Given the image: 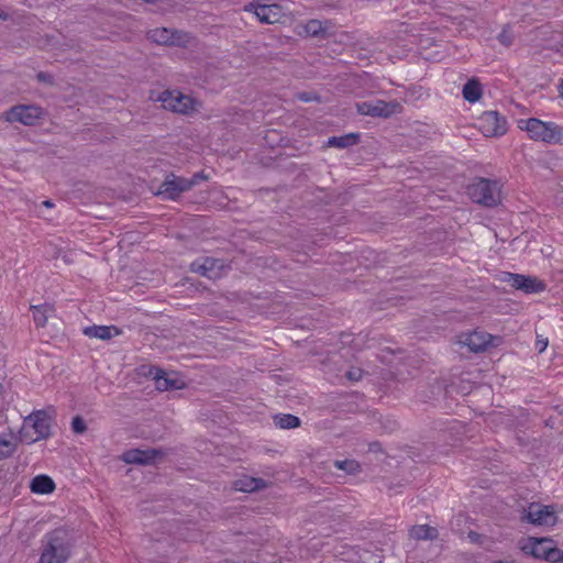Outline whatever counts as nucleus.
<instances>
[{
    "instance_id": "10",
    "label": "nucleus",
    "mask_w": 563,
    "mask_h": 563,
    "mask_svg": "<svg viewBox=\"0 0 563 563\" xmlns=\"http://www.w3.org/2000/svg\"><path fill=\"white\" fill-rule=\"evenodd\" d=\"M553 541L550 538H533L529 537L520 541V549L536 559H543L548 561L549 553L553 550Z\"/></svg>"
},
{
    "instance_id": "36",
    "label": "nucleus",
    "mask_w": 563,
    "mask_h": 563,
    "mask_svg": "<svg viewBox=\"0 0 563 563\" xmlns=\"http://www.w3.org/2000/svg\"><path fill=\"white\" fill-rule=\"evenodd\" d=\"M560 96L563 98V80L561 81L559 86Z\"/></svg>"
},
{
    "instance_id": "38",
    "label": "nucleus",
    "mask_w": 563,
    "mask_h": 563,
    "mask_svg": "<svg viewBox=\"0 0 563 563\" xmlns=\"http://www.w3.org/2000/svg\"><path fill=\"white\" fill-rule=\"evenodd\" d=\"M37 77H38L40 80H44L45 79V75L43 73H40L37 75Z\"/></svg>"
},
{
    "instance_id": "29",
    "label": "nucleus",
    "mask_w": 563,
    "mask_h": 563,
    "mask_svg": "<svg viewBox=\"0 0 563 563\" xmlns=\"http://www.w3.org/2000/svg\"><path fill=\"white\" fill-rule=\"evenodd\" d=\"M335 466L349 473H355L360 468V464L354 460L335 461Z\"/></svg>"
},
{
    "instance_id": "13",
    "label": "nucleus",
    "mask_w": 563,
    "mask_h": 563,
    "mask_svg": "<svg viewBox=\"0 0 563 563\" xmlns=\"http://www.w3.org/2000/svg\"><path fill=\"white\" fill-rule=\"evenodd\" d=\"M225 266L221 260L206 257L201 263L194 262L191 264V271L199 273L200 275L209 279H218L223 275Z\"/></svg>"
},
{
    "instance_id": "19",
    "label": "nucleus",
    "mask_w": 563,
    "mask_h": 563,
    "mask_svg": "<svg viewBox=\"0 0 563 563\" xmlns=\"http://www.w3.org/2000/svg\"><path fill=\"white\" fill-rule=\"evenodd\" d=\"M84 333L89 338L109 340L111 338L120 335L122 332L115 325H92L87 327L84 330Z\"/></svg>"
},
{
    "instance_id": "12",
    "label": "nucleus",
    "mask_w": 563,
    "mask_h": 563,
    "mask_svg": "<svg viewBox=\"0 0 563 563\" xmlns=\"http://www.w3.org/2000/svg\"><path fill=\"white\" fill-rule=\"evenodd\" d=\"M357 111L364 115L387 118L395 113L397 103H388L383 100L364 101L356 104Z\"/></svg>"
},
{
    "instance_id": "18",
    "label": "nucleus",
    "mask_w": 563,
    "mask_h": 563,
    "mask_svg": "<svg viewBox=\"0 0 563 563\" xmlns=\"http://www.w3.org/2000/svg\"><path fill=\"white\" fill-rule=\"evenodd\" d=\"M32 311L33 321L36 328H44L47 324L49 317L55 313V307L53 303L44 302L41 305H32L30 307Z\"/></svg>"
},
{
    "instance_id": "7",
    "label": "nucleus",
    "mask_w": 563,
    "mask_h": 563,
    "mask_svg": "<svg viewBox=\"0 0 563 563\" xmlns=\"http://www.w3.org/2000/svg\"><path fill=\"white\" fill-rule=\"evenodd\" d=\"M478 129L487 137H498L507 132V120L497 111H486L478 119Z\"/></svg>"
},
{
    "instance_id": "25",
    "label": "nucleus",
    "mask_w": 563,
    "mask_h": 563,
    "mask_svg": "<svg viewBox=\"0 0 563 563\" xmlns=\"http://www.w3.org/2000/svg\"><path fill=\"white\" fill-rule=\"evenodd\" d=\"M262 486H263V481L261 478L249 477V476H244L240 479H236L233 484V487L235 490L245 492V493H251V492L257 490Z\"/></svg>"
},
{
    "instance_id": "28",
    "label": "nucleus",
    "mask_w": 563,
    "mask_h": 563,
    "mask_svg": "<svg viewBox=\"0 0 563 563\" xmlns=\"http://www.w3.org/2000/svg\"><path fill=\"white\" fill-rule=\"evenodd\" d=\"M325 31L324 24L319 20H309L303 25V32L305 34L309 36H318L319 34L323 33Z\"/></svg>"
},
{
    "instance_id": "2",
    "label": "nucleus",
    "mask_w": 563,
    "mask_h": 563,
    "mask_svg": "<svg viewBox=\"0 0 563 563\" xmlns=\"http://www.w3.org/2000/svg\"><path fill=\"white\" fill-rule=\"evenodd\" d=\"M40 563H66L71 554V544L64 530L57 529L45 536Z\"/></svg>"
},
{
    "instance_id": "40",
    "label": "nucleus",
    "mask_w": 563,
    "mask_h": 563,
    "mask_svg": "<svg viewBox=\"0 0 563 563\" xmlns=\"http://www.w3.org/2000/svg\"><path fill=\"white\" fill-rule=\"evenodd\" d=\"M145 2H153L154 0H144Z\"/></svg>"
},
{
    "instance_id": "17",
    "label": "nucleus",
    "mask_w": 563,
    "mask_h": 563,
    "mask_svg": "<svg viewBox=\"0 0 563 563\" xmlns=\"http://www.w3.org/2000/svg\"><path fill=\"white\" fill-rule=\"evenodd\" d=\"M254 13L262 23L274 24L283 16V9L278 4H258Z\"/></svg>"
},
{
    "instance_id": "16",
    "label": "nucleus",
    "mask_w": 563,
    "mask_h": 563,
    "mask_svg": "<svg viewBox=\"0 0 563 563\" xmlns=\"http://www.w3.org/2000/svg\"><path fill=\"white\" fill-rule=\"evenodd\" d=\"M158 454L156 450L132 449L123 453L122 460L128 464H151L156 461Z\"/></svg>"
},
{
    "instance_id": "41",
    "label": "nucleus",
    "mask_w": 563,
    "mask_h": 563,
    "mask_svg": "<svg viewBox=\"0 0 563 563\" xmlns=\"http://www.w3.org/2000/svg\"><path fill=\"white\" fill-rule=\"evenodd\" d=\"M2 393V385L0 384V394Z\"/></svg>"
},
{
    "instance_id": "22",
    "label": "nucleus",
    "mask_w": 563,
    "mask_h": 563,
    "mask_svg": "<svg viewBox=\"0 0 563 563\" xmlns=\"http://www.w3.org/2000/svg\"><path fill=\"white\" fill-rule=\"evenodd\" d=\"M18 448V439L12 432L0 433V461L10 457Z\"/></svg>"
},
{
    "instance_id": "1",
    "label": "nucleus",
    "mask_w": 563,
    "mask_h": 563,
    "mask_svg": "<svg viewBox=\"0 0 563 563\" xmlns=\"http://www.w3.org/2000/svg\"><path fill=\"white\" fill-rule=\"evenodd\" d=\"M518 128L528 133V136L536 142L547 144L563 143V126L555 122H545L537 118L520 120Z\"/></svg>"
},
{
    "instance_id": "26",
    "label": "nucleus",
    "mask_w": 563,
    "mask_h": 563,
    "mask_svg": "<svg viewBox=\"0 0 563 563\" xmlns=\"http://www.w3.org/2000/svg\"><path fill=\"white\" fill-rule=\"evenodd\" d=\"M358 141V134L350 133L342 136H332L328 140V145L339 148H344L350 145L356 144Z\"/></svg>"
},
{
    "instance_id": "24",
    "label": "nucleus",
    "mask_w": 563,
    "mask_h": 563,
    "mask_svg": "<svg viewBox=\"0 0 563 563\" xmlns=\"http://www.w3.org/2000/svg\"><path fill=\"white\" fill-rule=\"evenodd\" d=\"M409 536L416 540H432L437 538L438 531L428 525H417L411 527Z\"/></svg>"
},
{
    "instance_id": "30",
    "label": "nucleus",
    "mask_w": 563,
    "mask_h": 563,
    "mask_svg": "<svg viewBox=\"0 0 563 563\" xmlns=\"http://www.w3.org/2000/svg\"><path fill=\"white\" fill-rule=\"evenodd\" d=\"M548 562L563 563V550L554 547L553 550L549 553Z\"/></svg>"
},
{
    "instance_id": "8",
    "label": "nucleus",
    "mask_w": 563,
    "mask_h": 563,
    "mask_svg": "<svg viewBox=\"0 0 563 563\" xmlns=\"http://www.w3.org/2000/svg\"><path fill=\"white\" fill-rule=\"evenodd\" d=\"M504 282L508 283L511 287L522 290L526 294H539L545 290L547 285L543 280L533 277L515 273H506Z\"/></svg>"
},
{
    "instance_id": "9",
    "label": "nucleus",
    "mask_w": 563,
    "mask_h": 563,
    "mask_svg": "<svg viewBox=\"0 0 563 563\" xmlns=\"http://www.w3.org/2000/svg\"><path fill=\"white\" fill-rule=\"evenodd\" d=\"M147 37L159 45L185 46L189 42L187 33L177 32L167 27H157L147 32Z\"/></svg>"
},
{
    "instance_id": "31",
    "label": "nucleus",
    "mask_w": 563,
    "mask_h": 563,
    "mask_svg": "<svg viewBox=\"0 0 563 563\" xmlns=\"http://www.w3.org/2000/svg\"><path fill=\"white\" fill-rule=\"evenodd\" d=\"M71 428L75 433H82L86 430V423L79 416H76L71 421Z\"/></svg>"
},
{
    "instance_id": "14",
    "label": "nucleus",
    "mask_w": 563,
    "mask_h": 563,
    "mask_svg": "<svg viewBox=\"0 0 563 563\" xmlns=\"http://www.w3.org/2000/svg\"><path fill=\"white\" fill-rule=\"evenodd\" d=\"M200 177L199 175H196L195 178ZM196 183V179L194 180H187L180 177L173 176L172 179H166L158 190L159 195H164L169 199H176L183 191L188 190L194 184Z\"/></svg>"
},
{
    "instance_id": "35",
    "label": "nucleus",
    "mask_w": 563,
    "mask_h": 563,
    "mask_svg": "<svg viewBox=\"0 0 563 563\" xmlns=\"http://www.w3.org/2000/svg\"><path fill=\"white\" fill-rule=\"evenodd\" d=\"M43 205H44L45 207H47V208L53 207V202H52L51 200H45V201H43Z\"/></svg>"
},
{
    "instance_id": "11",
    "label": "nucleus",
    "mask_w": 563,
    "mask_h": 563,
    "mask_svg": "<svg viewBox=\"0 0 563 563\" xmlns=\"http://www.w3.org/2000/svg\"><path fill=\"white\" fill-rule=\"evenodd\" d=\"M42 115V109L35 106H15L3 114L8 122H20L25 125H32Z\"/></svg>"
},
{
    "instance_id": "3",
    "label": "nucleus",
    "mask_w": 563,
    "mask_h": 563,
    "mask_svg": "<svg viewBox=\"0 0 563 563\" xmlns=\"http://www.w3.org/2000/svg\"><path fill=\"white\" fill-rule=\"evenodd\" d=\"M471 199L486 207H494L500 202V188L496 181L479 178L467 187Z\"/></svg>"
},
{
    "instance_id": "32",
    "label": "nucleus",
    "mask_w": 563,
    "mask_h": 563,
    "mask_svg": "<svg viewBox=\"0 0 563 563\" xmlns=\"http://www.w3.org/2000/svg\"><path fill=\"white\" fill-rule=\"evenodd\" d=\"M498 40L500 41V43H503L505 45H509L511 43V36L507 29H504L500 32V34L498 35Z\"/></svg>"
},
{
    "instance_id": "15",
    "label": "nucleus",
    "mask_w": 563,
    "mask_h": 563,
    "mask_svg": "<svg viewBox=\"0 0 563 563\" xmlns=\"http://www.w3.org/2000/svg\"><path fill=\"white\" fill-rule=\"evenodd\" d=\"M493 336L484 331H473L470 333H463L460 336V343L467 346L472 352L484 351L490 343Z\"/></svg>"
},
{
    "instance_id": "34",
    "label": "nucleus",
    "mask_w": 563,
    "mask_h": 563,
    "mask_svg": "<svg viewBox=\"0 0 563 563\" xmlns=\"http://www.w3.org/2000/svg\"><path fill=\"white\" fill-rule=\"evenodd\" d=\"M548 345V341H537V347L540 352H543Z\"/></svg>"
},
{
    "instance_id": "21",
    "label": "nucleus",
    "mask_w": 563,
    "mask_h": 563,
    "mask_svg": "<svg viewBox=\"0 0 563 563\" xmlns=\"http://www.w3.org/2000/svg\"><path fill=\"white\" fill-rule=\"evenodd\" d=\"M31 492L34 494L46 495L55 489L54 481L47 475H36L30 485Z\"/></svg>"
},
{
    "instance_id": "5",
    "label": "nucleus",
    "mask_w": 563,
    "mask_h": 563,
    "mask_svg": "<svg viewBox=\"0 0 563 563\" xmlns=\"http://www.w3.org/2000/svg\"><path fill=\"white\" fill-rule=\"evenodd\" d=\"M523 519L536 526L553 527L558 522V511L552 505L531 503Z\"/></svg>"
},
{
    "instance_id": "4",
    "label": "nucleus",
    "mask_w": 563,
    "mask_h": 563,
    "mask_svg": "<svg viewBox=\"0 0 563 563\" xmlns=\"http://www.w3.org/2000/svg\"><path fill=\"white\" fill-rule=\"evenodd\" d=\"M22 437L35 442L45 439L51 433V418L44 410L32 412L23 422Z\"/></svg>"
},
{
    "instance_id": "33",
    "label": "nucleus",
    "mask_w": 563,
    "mask_h": 563,
    "mask_svg": "<svg viewBox=\"0 0 563 563\" xmlns=\"http://www.w3.org/2000/svg\"><path fill=\"white\" fill-rule=\"evenodd\" d=\"M346 376L350 380H358L361 378V371L360 369L349 371Z\"/></svg>"
},
{
    "instance_id": "37",
    "label": "nucleus",
    "mask_w": 563,
    "mask_h": 563,
    "mask_svg": "<svg viewBox=\"0 0 563 563\" xmlns=\"http://www.w3.org/2000/svg\"><path fill=\"white\" fill-rule=\"evenodd\" d=\"M492 563H516L515 561H494Z\"/></svg>"
},
{
    "instance_id": "6",
    "label": "nucleus",
    "mask_w": 563,
    "mask_h": 563,
    "mask_svg": "<svg viewBox=\"0 0 563 563\" xmlns=\"http://www.w3.org/2000/svg\"><path fill=\"white\" fill-rule=\"evenodd\" d=\"M163 108L173 112L187 114L195 110L196 101L180 91L166 90L159 96Z\"/></svg>"
},
{
    "instance_id": "27",
    "label": "nucleus",
    "mask_w": 563,
    "mask_h": 563,
    "mask_svg": "<svg viewBox=\"0 0 563 563\" xmlns=\"http://www.w3.org/2000/svg\"><path fill=\"white\" fill-rule=\"evenodd\" d=\"M274 422L280 429H294L299 427L300 419L290 413H282L274 417Z\"/></svg>"
},
{
    "instance_id": "20",
    "label": "nucleus",
    "mask_w": 563,
    "mask_h": 563,
    "mask_svg": "<svg viewBox=\"0 0 563 563\" xmlns=\"http://www.w3.org/2000/svg\"><path fill=\"white\" fill-rule=\"evenodd\" d=\"M155 387L158 390H170V389H180L184 384L177 378L168 377L167 373L163 369H156L155 376Z\"/></svg>"
},
{
    "instance_id": "39",
    "label": "nucleus",
    "mask_w": 563,
    "mask_h": 563,
    "mask_svg": "<svg viewBox=\"0 0 563 563\" xmlns=\"http://www.w3.org/2000/svg\"><path fill=\"white\" fill-rule=\"evenodd\" d=\"M300 99L303 100V101H309L310 99L305 97V96H300Z\"/></svg>"
},
{
    "instance_id": "23",
    "label": "nucleus",
    "mask_w": 563,
    "mask_h": 563,
    "mask_svg": "<svg viewBox=\"0 0 563 563\" xmlns=\"http://www.w3.org/2000/svg\"><path fill=\"white\" fill-rule=\"evenodd\" d=\"M462 93H463V98L466 101H468L471 103L477 102L482 98V95H483V88H482V85L478 81V79L472 78V79L467 80V82L463 86Z\"/></svg>"
}]
</instances>
